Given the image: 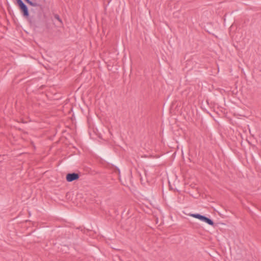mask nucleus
<instances>
[{"label": "nucleus", "mask_w": 261, "mask_h": 261, "mask_svg": "<svg viewBox=\"0 0 261 261\" xmlns=\"http://www.w3.org/2000/svg\"><path fill=\"white\" fill-rule=\"evenodd\" d=\"M199 219L202 221L205 222V223H207L208 224H209L210 225H212V226L214 225V223L213 221L212 220H211V219H210L204 216L200 215Z\"/></svg>", "instance_id": "7ed1b4c3"}, {"label": "nucleus", "mask_w": 261, "mask_h": 261, "mask_svg": "<svg viewBox=\"0 0 261 261\" xmlns=\"http://www.w3.org/2000/svg\"><path fill=\"white\" fill-rule=\"evenodd\" d=\"M190 216H191L192 217H194V218L199 219L200 214H190Z\"/></svg>", "instance_id": "39448f33"}, {"label": "nucleus", "mask_w": 261, "mask_h": 261, "mask_svg": "<svg viewBox=\"0 0 261 261\" xmlns=\"http://www.w3.org/2000/svg\"><path fill=\"white\" fill-rule=\"evenodd\" d=\"M27 4L33 7H37L38 4L36 3H34L30 0H24Z\"/></svg>", "instance_id": "20e7f679"}, {"label": "nucleus", "mask_w": 261, "mask_h": 261, "mask_svg": "<svg viewBox=\"0 0 261 261\" xmlns=\"http://www.w3.org/2000/svg\"><path fill=\"white\" fill-rule=\"evenodd\" d=\"M16 1L22 15L28 19L31 25L37 27L39 25L38 21L33 19V17H30L28 8L27 5L22 1V0Z\"/></svg>", "instance_id": "f257e3e1"}, {"label": "nucleus", "mask_w": 261, "mask_h": 261, "mask_svg": "<svg viewBox=\"0 0 261 261\" xmlns=\"http://www.w3.org/2000/svg\"><path fill=\"white\" fill-rule=\"evenodd\" d=\"M80 177V175L78 173H68L66 175V180L68 182H71L75 180H77Z\"/></svg>", "instance_id": "f03ea898"}, {"label": "nucleus", "mask_w": 261, "mask_h": 261, "mask_svg": "<svg viewBox=\"0 0 261 261\" xmlns=\"http://www.w3.org/2000/svg\"><path fill=\"white\" fill-rule=\"evenodd\" d=\"M54 17H55V19L58 20L59 22H60L61 23H62L61 19L60 18V17L59 15L55 14L54 15Z\"/></svg>", "instance_id": "423d86ee"}]
</instances>
